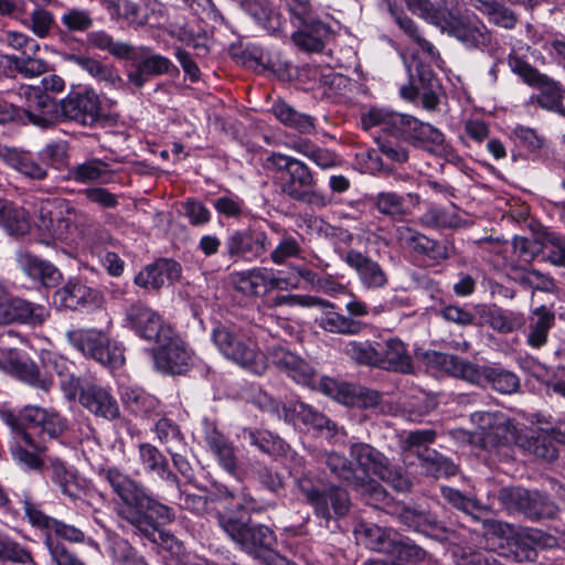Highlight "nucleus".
Returning <instances> with one entry per match:
<instances>
[{
    "label": "nucleus",
    "mask_w": 565,
    "mask_h": 565,
    "mask_svg": "<svg viewBox=\"0 0 565 565\" xmlns=\"http://www.w3.org/2000/svg\"><path fill=\"white\" fill-rule=\"evenodd\" d=\"M181 276L179 263L161 258L142 268L135 277V284L149 290H158L167 284H173Z\"/></svg>",
    "instance_id": "29"
},
{
    "label": "nucleus",
    "mask_w": 565,
    "mask_h": 565,
    "mask_svg": "<svg viewBox=\"0 0 565 565\" xmlns=\"http://www.w3.org/2000/svg\"><path fill=\"white\" fill-rule=\"evenodd\" d=\"M271 110L275 117L286 127L303 135H311L316 131V119L312 116L296 110L285 102L274 103Z\"/></svg>",
    "instance_id": "44"
},
{
    "label": "nucleus",
    "mask_w": 565,
    "mask_h": 565,
    "mask_svg": "<svg viewBox=\"0 0 565 565\" xmlns=\"http://www.w3.org/2000/svg\"><path fill=\"white\" fill-rule=\"evenodd\" d=\"M396 239L401 246L433 262L439 263L449 257L448 249L444 244L427 237L409 226H398L396 228Z\"/></svg>",
    "instance_id": "28"
},
{
    "label": "nucleus",
    "mask_w": 565,
    "mask_h": 565,
    "mask_svg": "<svg viewBox=\"0 0 565 565\" xmlns=\"http://www.w3.org/2000/svg\"><path fill=\"white\" fill-rule=\"evenodd\" d=\"M274 365L301 385H311L317 376L315 369L297 354L284 349L271 353Z\"/></svg>",
    "instance_id": "32"
},
{
    "label": "nucleus",
    "mask_w": 565,
    "mask_h": 565,
    "mask_svg": "<svg viewBox=\"0 0 565 565\" xmlns=\"http://www.w3.org/2000/svg\"><path fill=\"white\" fill-rule=\"evenodd\" d=\"M303 26L292 35V42L306 52H321L330 40L332 31L329 24L319 20L310 23L301 22Z\"/></svg>",
    "instance_id": "37"
},
{
    "label": "nucleus",
    "mask_w": 565,
    "mask_h": 565,
    "mask_svg": "<svg viewBox=\"0 0 565 565\" xmlns=\"http://www.w3.org/2000/svg\"><path fill=\"white\" fill-rule=\"evenodd\" d=\"M79 404L89 413L107 420L117 419L120 409L117 399L110 391L93 382L79 384Z\"/></svg>",
    "instance_id": "25"
},
{
    "label": "nucleus",
    "mask_w": 565,
    "mask_h": 565,
    "mask_svg": "<svg viewBox=\"0 0 565 565\" xmlns=\"http://www.w3.org/2000/svg\"><path fill=\"white\" fill-rule=\"evenodd\" d=\"M10 374L45 392L52 386V379L49 377V375H43L39 367L29 360H20L17 358Z\"/></svg>",
    "instance_id": "55"
},
{
    "label": "nucleus",
    "mask_w": 565,
    "mask_h": 565,
    "mask_svg": "<svg viewBox=\"0 0 565 565\" xmlns=\"http://www.w3.org/2000/svg\"><path fill=\"white\" fill-rule=\"evenodd\" d=\"M269 246L266 232L252 227L234 230L225 239L226 254L234 262H255L268 252Z\"/></svg>",
    "instance_id": "17"
},
{
    "label": "nucleus",
    "mask_w": 565,
    "mask_h": 565,
    "mask_svg": "<svg viewBox=\"0 0 565 565\" xmlns=\"http://www.w3.org/2000/svg\"><path fill=\"white\" fill-rule=\"evenodd\" d=\"M447 9V19L440 29L441 32L456 38L469 49H483L491 42V35L486 25L480 22H472L460 15L456 6L458 0H444Z\"/></svg>",
    "instance_id": "16"
},
{
    "label": "nucleus",
    "mask_w": 565,
    "mask_h": 565,
    "mask_svg": "<svg viewBox=\"0 0 565 565\" xmlns=\"http://www.w3.org/2000/svg\"><path fill=\"white\" fill-rule=\"evenodd\" d=\"M361 125L365 130L379 126L387 135L436 156H444L447 152L444 132L412 115L372 108L362 116Z\"/></svg>",
    "instance_id": "1"
},
{
    "label": "nucleus",
    "mask_w": 565,
    "mask_h": 565,
    "mask_svg": "<svg viewBox=\"0 0 565 565\" xmlns=\"http://www.w3.org/2000/svg\"><path fill=\"white\" fill-rule=\"evenodd\" d=\"M216 519L220 527L244 552L264 562L269 553H275L276 535L267 525L254 523L233 511L218 512Z\"/></svg>",
    "instance_id": "3"
},
{
    "label": "nucleus",
    "mask_w": 565,
    "mask_h": 565,
    "mask_svg": "<svg viewBox=\"0 0 565 565\" xmlns=\"http://www.w3.org/2000/svg\"><path fill=\"white\" fill-rule=\"evenodd\" d=\"M377 367L402 374L414 373L415 366L407 345L398 338L377 342Z\"/></svg>",
    "instance_id": "27"
},
{
    "label": "nucleus",
    "mask_w": 565,
    "mask_h": 565,
    "mask_svg": "<svg viewBox=\"0 0 565 565\" xmlns=\"http://www.w3.org/2000/svg\"><path fill=\"white\" fill-rule=\"evenodd\" d=\"M321 461L335 477L364 495L369 504H373V501L380 502L386 497V492L381 484L371 482L365 476L358 475L352 462L343 455L335 451L324 452L321 456Z\"/></svg>",
    "instance_id": "15"
},
{
    "label": "nucleus",
    "mask_w": 565,
    "mask_h": 565,
    "mask_svg": "<svg viewBox=\"0 0 565 565\" xmlns=\"http://www.w3.org/2000/svg\"><path fill=\"white\" fill-rule=\"evenodd\" d=\"M135 518L134 521L129 520L128 522L134 532L156 543L158 536L162 541H164V536L170 537L168 533L160 531V526L171 523L175 514L170 507L146 493L136 509Z\"/></svg>",
    "instance_id": "12"
},
{
    "label": "nucleus",
    "mask_w": 565,
    "mask_h": 565,
    "mask_svg": "<svg viewBox=\"0 0 565 565\" xmlns=\"http://www.w3.org/2000/svg\"><path fill=\"white\" fill-rule=\"evenodd\" d=\"M100 475L109 483L113 492L120 499L116 508V513L120 520L126 521L136 519V509L140 505L146 495L145 488L124 473L116 467H109L102 470Z\"/></svg>",
    "instance_id": "14"
},
{
    "label": "nucleus",
    "mask_w": 565,
    "mask_h": 565,
    "mask_svg": "<svg viewBox=\"0 0 565 565\" xmlns=\"http://www.w3.org/2000/svg\"><path fill=\"white\" fill-rule=\"evenodd\" d=\"M113 178L109 164L98 158H90L68 169L67 180L79 184H107Z\"/></svg>",
    "instance_id": "36"
},
{
    "label": "nucleus",
    "mask_w": 565,
    "mask_h": 565,
    "mask_svg": "<svg viewBox=\"0 0 565 565\" xmlns=\"http://www.w3.org/2000/svg\"><path fill=\"white\" fill-rule=\"evenodd\" d=\"M486 316L489 326L500 333H511L521 329L525 323L522 313L498 307L489 308Z\"/></svg>",
    "instance_id": "53"
},
{
    "label": "nucleus",
    "mask_w": 565,
    "mask_h": 565,
    "mask_svg": "<svg viewBox=\"0 0 565 565\" xmlns=\"http://www.w3.org/2000/svg\"><path fill=\"white\" fill-rule=\"evenodd\" d=\"M267 162L279 173L280 191L290 200L318 209L331 204L332 200L317 190L313 172L303 161L271 152Z\"/></svg>",
    "instance_id": "2"
},
{
    "label": "nucleus",
    "mask_w": 565,
    "mask_h": 565,
    "mask_svg": "<svg viewBox=\"0 0 565 565\" xmlns=\"http://www.w3.org/2000/svg\"><path fill=\"white\" fill-rule=\"evenodd\" d=\"M470 418L476 425V430L459 433L471 444L488 449L507 445L514 439V427L503 413L478 411L472 413Z\"/></svg>",
    "instance_id": "9"
},
{
    "label": "nucleus",
    "mask_w": 565,
    "mask_h": 565,
    "mask_svg": "<svg viewBox=\"0 0 565 565\" xmlns=\"http://www.w3.org/2000/svg\"><path fill=\"white\" fill-rule=\"evenodd\" d=\"M390 13L395 23L405 32V34L413 39L431 60L439 58V52L433 43L420 36L415 22L409 17L405 15L402 11L392 6H390Z\"/></svg>",
    "instance_id": "57"
},
{
    "label": "nucleus",
    "mask_w": 565,
    "mask_h": 565,
    "mask_svg": "<svg viewBox=\"0 0 565 565\" xmlns=\"http://www.w3.org/2000/svg\"><path fill=\"white\" fill-rule=\"evenodd\" d=\"M6 66L21 74L23 77L32 78L44 74L47 71V63L43 58L36 56V53L24 55H1Z\"/></svg>",
    "instance_id": "49"
},
{
    "label": "nucleus",
    "mask_w": 565,
    "mask_h": 565,
    "mask_svg": "<svg viewBox=\"0 0 565 565\" xmlns=\"http://www.w3.org/2000/svg\"><path fill=\"white\" fill-rule=\"evenodd\" d=\"M41 362L45 373L50 376L56 374L60 377V385L67 397L74 398L79 388V380L71 372L73 364L65 358L50 351L42 353Z\"/></svg>",
    "instance_id": "40"
},
{
    "label": "nucleus",
    "mask_w": 565,
    "mask_h": 565,
    "mask_svg": "<svg viewBox=\"0 0 565 565\" xmlns=\"http://www.w3.org/2000/svg\"><path fill=\"white\" fill-rule=\"evenodd\" d=\"M212 341L220 353L242 369L262 375L267 363L258 345L235 327L218 326L212 331Z\"/></svg>",
    "instance_id": "4"
},
{
    "label": "nucleus",
    "mask_w": 565,
    "mask_h": 565,
    "mask_svg": "<svg viewBox=\"0 0 565 565\" xmlns=\"http://www.w3.org/2000/svg\"><path fill=\"white\" fill-rule=\"evenodd\" d=\"M470 418L476 425V430L459 433L471 444L488 449L507 445L514 439V427L503 413L478 411L472 413Z\"/></svg>",
    "instance_id": "10"
},
{
    "label": "nucleus",
    "mask_w": 565,
    "mask_h": 565,
    "mask_svg": "<svg viewBox=\"0 0 565 565\" xmlns=\"http://www.w3.org/2000/svg\"><path fill=\"white\" fill-rule=\"evenodd\" d=\"M374 205L381 214L395 221H402L409 213L403 196L395 192H380L372 198Z\"/></svg>",
    "instance_id": "60"
},
{
    "label": "nucleus",
    "mask_w": 565,
    "mask_h": 565,
    "mask_svg": "<svg viewBox=\"0 0 565 565\" xmlns=\"http://www.w3.org/2000/svg\"><path fill=\"white\" fill-rule=\"evenodd\" d=\"M0 159L19 173L32 180H44L47 177L45 166L36 161L32 153L15 148L0 146Z\"/></svg>",
    "instance_id": "35"
},
{
    "label": "nucleus",
    "mask_w": 565,
    "mask_h": 565,
    "mask_svg": "<svg viewBox=\"0 0 565 565\" xmlns=\"http://www.w3.org/2000/svg\"><path fill=\"white\" fill-rule=\"evenodd\" d=\"M89 46L106 51L117 58H128L132 53V46L128 43L115 41L114 38L104 30L93 31L87 34Z\"/></svg>",
    "instance_id": "56"
},
{
    "label": "nucleus",
    "mask_w": 565,
    "mask_h": 565,
    "mask_svg": "<svg viewBox=\"0 0 565 565\" xmlns=\"http://www.w3.org/2000/svg\"><path fill=\"white\" fill-rule=\"evenodd\" d=\"M356 540L370 550L390 554L398 533L393 529L381 527L374 523H359L354 530Z\"/></svg>",
    "instance_id": "34"
},
{
    "label": "nucleus",
    "mask_w": 565,
    "mask_h": 565,
    "mask_svg": "<svg viewBox=\"0 0 565 565\" xmlns=\"http://www.w3.org/2000/svg\"><path fill=\"white\" fill-rule=\"evenodd\" d=\"M498 500L510 512H519L531 521L552 519L558 507L548 495L521 487H504L498 493Z\"/></svg>",
    "instance_id": "8"
},
{
    "label": "nucleus",
    "mask_w": 565,
    "mask_h": 565,
    "mask_svg": "<svg viewBox=\"0 0 565 565\" xmlns=\"http://www.w3.org/2000/svg\"><path fill=\"white\" fill-rule=\"evenodd\" d=\"M143 55L136 65V70L128 73V81L136 87H142L150 77L161 76L177 71L175 65L166 56L150 53L149 47H142Z\"/></svg>",
    "instance_id": "31"
},
{
    "label": "nucleus",
    "mask_w": 565,
    "mask_h": 565,
    "mask_svg": "<svg viewBox=\"0 0 565 565\" xmlns=\"http://www.w3.org/2000/svg\"><path fill=\"white\" fill-rule=\"evenodd\" d=\"M343 260L354 270L363 288L379 290L388 285V275L385 269L366 254L350 248L345 252Z\"/></svg>",
    "instance_id": "24"
},
{
    "label": "nucleus",
    "mask_w": 565,
    "mask_h": 565,
    "mask_svg": "<svg viewBox=\"0 0 565 565\" xmlns=\"http://www.w3.org/2000/svg\"><path fill=\"white\" fill-rule=\"evenodd\" d=\"M565 436L555 429L534 431L523 443V447L534 456L552 461L557 457V444L564 443Z\"/></svg>",
    "instance_id": "43"
},
{
    "label": "nucleus",
    "mask_w": 565,
    "mask_h": 565,
    "mask_svg": "<svg viewBox=\"0 0 565 565\" xmlns=\"http://www.w3.org/2000/svg\"><path fill=\"white\" fill-rule=\"evenodd\" d=\"M65 60L76 64L96 81L104 83L108 87L120 88L124 84L122 78L113 65L104 64L92 56L72 53L67 54Z\"/></svg>",
    "instance_id": "41"
},
{
    "label": "nucleus",
    "mask_w": 565,
    "mask_h": 565,
    "mask_svg": "<svg viewBox=\"0 0 565 565\" xmlns=\"http://www.w3.org/2000/svg\"><path fill=\"white\" fill-rule=\"evenodd\" d=\"M237 439L247 443L269 457L286 459L296 466H302V458L291 450L284 439L269 430L245 427L237 434Z\"/></svg>",
    "instance_id": "19"
},
{
    "label": "nucleus",
    "mask_w": 565,
    "mask_h": 565,
    "mask_svg": "<svg viewBox=\"0 0 565 565\" xmlns=\"http://www.w3.org/2000/svg\"><path fill=\"white\" fill-rule=\"evenodd\" d=\"M130 327L143 339L162 341L169 339L172 328L166 324L158 312L142 303H135L127 310Z\"/></svg>",
    "instance_id": "22"
},
{
    "label": "nucleus",
    "mask_w": 565,
    "mask_h": 565,
    "mask_svg": "<svg viewBox=\"0 0 565 565\" xmlns=\"http://www.w3.org/2000/svg\"><path fill=\"white\" fill-rule=\"evenodd\" d=\"M423 226L430 228H455L460 225V217L444 207L430 205L419 217Z\"/></svg>",
    "instance_id": "63"
},
{
    "label": "nucleus",
    "mask_w": 565,
    "mask_h": 565,
    "mask_svg": "<svg viewBox=\"0 0 565 565\" xmlns=\"http://www.w3.org/2000/svg\"><path fill=\"white\" fill-rule=\"evenodd\" d=\"M156 435L167 451L182 450L185 448L183 435L177 424L171 419L161 418L154 427Z\"/></svg>",
    "instance_id": "64"
},
{
    "label": "nucleus",
    "mask_w": 565,
    "mask_h": 565,
    "mask_svg": "<svg viewBox=\"0 0 565 565\" xmlns=\"http://www.w3.org/2000/svg\"><path fill=\"white\" fill-rule=\"evenodd\" d=\"M42 86H24L20 89V97L24 99L21 105L28 121L42 128L51 126L55 120L56 104L49 92L60 93L64 89V81L57 75H50L42 79Z\"/></svg>",
    "instance_id": "6"
},
{
    "label": "nucleus",
    "mask_w": 565,
    "mask_h": 565,
    "mask_svg": "<svg viewBox=\"0 0 565 565\" xmlns=\"http://www.w3.org/2000/svg\"><path fill=\"white\" fill-rule=\"evenodd\" d=\"M289 147L323 170L341 164V158L334 151L321 148L309 139L296 140Z\"/></svg>",
    "instance_id": "46"
},
{
    "label": "nucleus",
    "mask_w": 565,
    "mask_h": 565,
    "mask_svg": "<svg viewBox=\"0 0 565 565\" xmlns=\"http://www.w3.org/2000/svg\"><path fill=\"white\" fill-rule=\"evenodd\" d=\"M21 270L32 279L40 280L43 285L55 284L61 274L58 269L47 260H44L29 250H19L15 255Z\"/></svg>",
    "instance_id": "42"
},
{
    "label": "nucleus",
    "mask_w": 565,
    "mask_h": 565,
    "mask_svg": "<svg viewBox=\"0 0 565 565\" xmlns=\"http://www.w3.org/2000/svg\"><path fill=\"white\" fill-rule=\"evenodd\" d=\"M139 462L146 473H152L168 484L180 488L178 476L169 468L166 456L153 445L143 443L138 448Z\"/></svg>",
    "instance_id": "33"
},
{
    "label": "nucleus",
    "mask_w": 565,
    "mask_h": 565,
    "mask_svg": "<svg viewBox=\"0 0 565 565\" xmlns=\"http://www.w3.org/2000/svg\"><path fill=\"white\" fill-rule=\"evenodd\" d=\"M299 491L312 507L316 515L327 522L344 518L351 509L348 491L339 486H330L320 490L309 480H301L299 481Z\"/></svg>",
    "instance_id": "11"
},
{
    "label": "nucleus",
    "mask_w": 565,
    "mask_h": 565,
    "mask_svg": "<svg viewBox=\"0 0 565 565\" xmlns=\"http://www.w3.org/2000/svg\"><path fill=\"white\" fill-rule=\"evenodd\" d=\"M471 6L484 14L490 22L504 28L512 29L516 23V17L507 7L491 0H470Z\"/></svg>",
    "instance_id": "54"
},
{
    "label": "nucleus",
    "mask_w": 565,
    "mask_h": 565,
    "mask_svg": "<svg viewBox=\"0 0 565 565\" xmlns=\"http://www.w3.org/2000/svg\"><path fill=\"white\" fill-rule=\"evenodd\" d=\"M50 316V310L22 298H11L9 323L19 322L32 327L43 324Z\"/></svg>",
    "instance_id": "45"
},
{
    "label": "nucleus",
    "mask_w": 565,
    "mask_h": 565,
    "mask_svg": "<svg viewBox=\"0 0 565 565\" xmlns=\"http://www.w3.org/2000/svg\"><path fill=\"white\" fill-rule=\"evenodd\" d=\"M51 468L52 480L61 492L73 501L77 500L81 495V489L75 475L58 459L52 461Z\"/></svg>",
    "instance_id": "62"
},
{
    "label": "nucleus",
    "mask_w": 565,
    "mask_h": 565,
    "mask_svg": "<svg viewBox=\"0 0 565 565\" xmlns=\"http://www.w3.org/2000/svg\"><path fill=\"white\" fill-rule=\"evenodd\" d=\"M316 306L321 308V313L316 318V323L326 332L341 335H356L361 333L364 324L349 316L335 311L334 303L317 298Z\"/></svg>",
    "instance_id": "30"
},
{
    "label": "nucleus",
    "mask_w": 565,
    "mask_h": 565,
    "mask_svg": "<svg viewBox=\"0 0 565 565\" xmlns=\"http://www.w3.org/2000/svg\"><path fill=\"white\" fill-rule=\"evenodd\" d=\"M231 278L236 290L245 296H258L287 284L286 279L276 277L273 270L266 267L236 271L231 275Z\"/></svg>",
    "instance_id": "26"
},
{
    "label": "nucleus",
    "mask_w": 565,
    "mask_h": 565,
    "mask_svg": "<svg viewBox=\"0 0 565 565\" xmlns=\"http://www.w3.org/2000/svg\"><path fill=\"white\" fill-rule=\"evenodd\" d=\"M46 412L44 408L29 405L19 414L1 409L0 418L10 427L14 439H21L25 446L35 451H45L46 446L43 444V439H36L35 436L39 435L43 420L46 418Z\"/></svg>",
    "instance_id": "13"
},
{
    "label": "nucleus",
    "mask_w": 565,
    "mask_h": 565,
    "mask_svg": "<svg viewBox=\"0 0 565 565\" xmlns=\"http://www.w3.org/2000/svg\"><path fill=\"white\" fill-rule=\"evenodd\" d=\"M60 108L63 117L84 126H93L102 118L100 99L93 89L70 94L61 100Z\"/></svg>",
    "instance_id": "20"
},
{
    "label": "nucleus",
    "mask_w": 565,
    "mask_h": 565,
    "mask_svg": "<svg viewBox=\"0 0 565 565\" xmlns=\"http://www.w3.org/2000/svg\"><path fill=\"white\" fill-rule=\"evenodd\" d=\"M0 226L10 235H25L31 228L29 214L23 207L0 202Z\"/></svg>",
    "instance_id": "50"
},
{
    "label": "nucleus",
    "mask_w": 565,
    "mask_h": 565,
    "mask_svg": "<svg viewBox=\"0 0 565 565\" xmlns=\"http://www.w3.org/2000/svg\"><path fill=\"white\" fill-rule=\"evenodd\" d=\"M350 456L356 465L358 475L365 476L375 482L370 475H375L398 492H406L412 481L403 468L393 466L390 460L376 448L365 443H355L350 447Z\"/></svg>",
    "instance_id": "5"
},
{
    "label": "nucleus",
    "mask_w": 565,
    "mask_h": 565,
    "mask_svg": "<svg viewBox=\"0 0 565 565\" xmlns=\"http://www.w3.org/2000/svg\"><path fill=\"white\" fill-rule=\"evenodd\" d=\"M405 3L411 12L439 29L447 19V9H450L445 6L444 0L438 8H435L429 0H405Z\"/></svg>",
    "instance_id": "59"
},
{
    "label": "nucleus",
    "mask_w": 565,
    "mask_h": 565,
    "mask_svg": "<svg viewBox=\"0 0 565 565\" xmlns=\"http://www.w3.org/2000/svg\"><path fill=\"white\" fill-rule=\"evenodd\" d=\"M284 418L287 422H300L315 429H326L330 436L337 433V425L323 414L305 403L296 402L282 406Z\"/></svg>",
    "instance_id": "38"
},
{
    "label": "nucleus",
    "mask_w": 565,
    "mask_h": 565,
    "mask_svg": "<svg viewBox=\"0 0 565 565\" xmlns=\"http://www.w3.org/2000/svg\"><path fill=\"white\" fill-rule=\"evenodd\" d=\"M209 449L216 457L218 463L228 473L234 475L237 469V457L233 445L220 431L213 429L205 437Z\"/></svg>",
    "instance_id": "47"
},
{
    "label": "nucleus",
    "mask_w": 565,
    "mask_h": 565,
    "mask_svg": "<svg viewBox=\"0 0 565 565\" xmlns=\"http://www.w3.org/2000/svg\"><path fill=\"white\" fill-rule=\"evenodd\" d=\"M302 237L298 234H291L282 231L276 246L271 249L269 258L275 265H286L290 259L302 257Z\"/></svg>",
    "instance_id": "48"
},
{
    "label": "nucleus",
    "mask_w": 565,
    "mask_h": 565,
    "mask_svg": "<svg viewBox=\"0 0 565 565\" xmlns=\"http://www.w3.org/2000/svg\"><path fill=\"white\" fill-rule=\"evenodd\" d=\"M158 349L153 360L156 367L166 374H181L185 372L191 354L185 343L171 330L169 339L157 341Z\"/></svg>",
    "instance_id": "21"
},
{
    "label": "nucleus",
    "mask_w": 565,
    "mask_h": 565,
    "mask_svg": "<svg viewBox=\"0 0 565 565\" xmlns=\"http://www.w3.org/2000/svg\"><path fill=\"white\" fill-rule=\"evenodd\" d=\"M34 226L40 242L50 245L55 241H65L68 236L70 222L56 200L41 201L36 206Z\"/></svg>",
    "instance_id": "18"
},
{
    "label": "nucleus",
    "mask_w": 565,
    "mask_h": 565,
    "mask_svg": "<svg viewBox=\"0 0 565 565\" xmlns=\"http://www.w3.org/2000/svg\"><path fill=\"white\" fill-rule=\"evenodd\" d=\"M555 324V313L542 305L531 311L527 319L526 343L540 349L547 343L550 330Z\"/></svg>",
    "instance_id": "39"
},
{
    "label": "nucleus",
    "mask_w": 565,
    "mask_h": 565,
    "mask_svg": "<svg viewBox=\"0 0 565 565\" xmlns=\"http://www.w3.org/2000/svg\"><path fill=\"white\" fill-rule=\"evenodd\" d=\"M60 23L65 33H86L94 26V18L88 9L66 7L60 15Z\"/></svg>",
    "instance_id": "52"
},
{
    "label": "nucleus",
    "mask_w": 565,
    "mask_h": 565,
    "mask_svg": "<svg viewBox=\"0 0 565 565\" xmlns=\"http://www.w3.org/2000/svg\"><path fill=\"white\" fill-rule=\"evenodd\" d=\"M54 302L71 310L96 309L103 306L104 296L78 279H70L54 292Z\"/></svg>",
    "instance_id": "23"
},
{
    "label": "nucleus",
    "mask_w": 565,
    "mask_h": 565,
    "mask_svg": "<svg viewBox=\"0 0 565 565\" xmlns=\"http://www.w3.org/2000/svg\"><path fill=\"white\" fill-rule=\"evenodd\" d=\"M423 471L434 478L450 477L457 473V466L438 451L424 448L418 452Z\"/></svg>",
    "instance_id": "51"
},
{
    "label": "nucleus",
    "mask_w": 565,
    "mask_h": 565,
    "mask_svg": "<svg viewBox=\"0 0 565 565\" xmlns=\"http://www.w3.org/2000/svg\"><path fill=\"white\" fill-rule=\"evenodd\" d=\"M67 342L87 358L108 367L125 362L124 351L105 332L97 329H72L65 333Z\"/></svg>",
    "instance_id": "7"
},
{
    "label": "nucleus",
    "mask_w": 565,
    "mask_h": 565,
    "mask_svg": "<svg viewBox=\"0 0 565 565\" xmlns=\"http://www.w3.org/2000/svg\"><path fill=\"white\" fill-rule=\"evenodd\" d=\"M501 394L515 393L520 387V380L513 372L495 364H489L487 386Z\"/></svg>",
    "instance_id": "61"
},
{
    "label": "nucleus",
    "mask_w": 565,
    "mask_h": 565,
    "mask_svg": "<svg viewBox=\"0 0 565 565\" xmlns=\"http://www.w3.org/2000/svg\"><path fill=\"white\" fill-rule=\"evenodd\" d=\"M121 399L132 413L148 415L153 412L159 401L139 387H125Z\"/></svg>",
    "instance_id": "58"
}]
</instances>
